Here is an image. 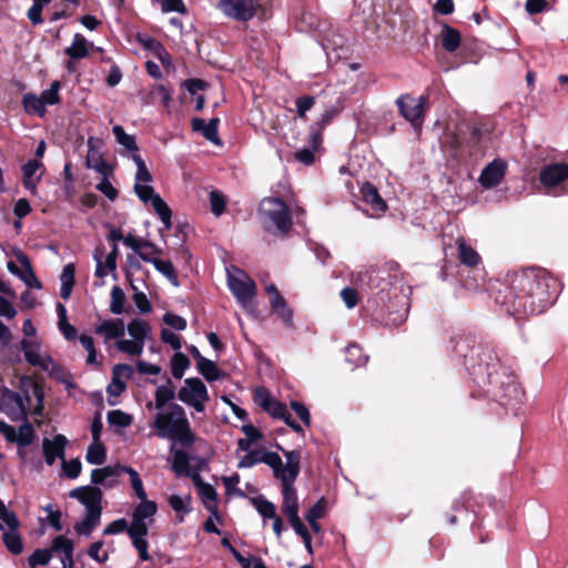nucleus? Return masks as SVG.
<instances>
[{"label":"nucleus","instance_id":"f257e3e1","mask_svg":"<svg viewBox=\"0 0 568 568\" xmlns=\"http://www.w3.org/2000/svg\"><path fill=\"white\" fill-rule=\"evenodd\" d=\"M558 295V283L545 270L529 268L514 274L501 303L510 314L544 312Z\"/></svg>","mask_w":568,"mask_h":568},{"label":"nucleus","instance_id":"f03ea898","mask_svg":"<svg viewBox=\"0 0 568 568\" xmlns=\"http://www.w3.org/2000/svg\"><path fill=\"white\" fill-rule=\"evenodd\" d=\"M112 132L116 142L122 146L121 155L131 159L136 166L133 186L134 193L143 203L150 202L152 204V207L163 223L164 229L170 230L172 227V211L165 201L155 193L151 185L153 178L140 155V149L135 136L128 134L122 125H114Z\"/></svg>","mask_w":568,"mask_h":568},{"label":"nucleus","instance_id":"7ed1b4c3","mask_svg":"<svg viewBox=\"0 0 568 568\" xmlns=\"http://www.w3.org/2000/svg\"><path fill=\"white\" fill-rule=\"evenodd\" d=\"M126 329L131 338H121L125 332V324L122 318L104 320L95 326V333L103 336L105 342L120 338L116 342L118 351L130 356H140L151 333V326L142 318H133L128 324Z\"/></svg>","mask_w":568,"mask_h":568},{"label":"nucleus","instance_id":"20e7f679","mask_svg":"<svg viewBox=\"0 0 568 568\" xmlns=\"http://www.w3.org/2000/svg\"><path fill=\"white\" fill-rule=\"evenodd\" d=\"M151 426L156 429L160 438L172 439L182 446H191L195 442L186 413L176 403L156 410Z\"/></svg>","mask_w":568,"mask_h":568},{"label":"nucleus","instance_id":"39448f33","mask_svg":"<svg viewBox=\"0 0 568 568\" xmlns=\"http://www.w3.org/2000/svg\"><path fill=\"white\" fill-rule=\"evenodd\" d=\"M1 400L4 413L12 420H26L28 414L41 415L43 410L44 394L38 384H31V395L24 396L8 388L1 389Z\"/></svg>","mask_w":568,"mask_h":568},{"label":"nucleus","instance_id":"423d86ee","mask_svg":"<svg viewBox=\"0 0 568 568\" xmlns=\"http://www.w3.org/2000/svg\"><path fill=\"white\" fill-rule=\"evenodd\" d=\"M286 464L275 478L282 484V510L288 518L298 516V498L294 488V483L300 474L301 455L297 450L284 452Z\"/></svg>","mask_w":568,"mask_h":568},{"label":"nucleus","instance_id":"0eeeda50","mask_svg":"<svg viewBox=\"0 0 568 568\" xmlns=\"http://www.w3.org/2000/svg\"><path fill=\"white\" fill-rule=\"evenodd\" d=\"M260 215L268 231L286 234L292 227L291 211L278 197H265L260 204Z\"/></svg>","mask_w":568,"mask_h":568},{"label":"nucleus","instance_id":"6e6552de","mask_svg":"<svg viewBox=\"0 0 568 568\" xmlns=\"http://www.w3.org/2000/svg\"><path fill=\"white\" fill-rule=\"evenodd\" d=\"M539 183L549 195L568 194V162L550 161L542 165Z\"/></svg>","mask_w":568,"mask_h":568},{"label":"nucleus","instance_id":"1a4fd4ad","mask_svg":"<svg viewBox=\"0 0 568 568\" xmlns=\"http://www.w3.org/2000/svg\"><path fill=\"white\" fill-rule=\"evenodd\" d=\"M178 398L196 413H203L210 400L207 388L200 378H186L178 392Z\"/></svg>","mask_w":568,"mask_h":568},{"label":"nucleus","instance_id":"9d476101","mask_svg":"<svg viewBox=\"0 0 568 568\" xmlns=\"http://www.w3.org/2000/svg\"><path fill=\"white\" fill-rule=\"evenodd\" d=\"M399 113L416 129L420 130L428 109V97L420 95L418 98L408 94L400 95L396 100Z\"/></svg>","mask_w":568,"mask_h":568},{"label":"nucleus","instance_id":"9b49d317","mask_svg":"<svg viewBox=\"0 0 568 568\" xmlns=\"http://www.w3.org/2000/svg\"><path fill=\"white\" fill-rule=\"evenodd\" d=\"M227 285L243 307L251 304L255 296V283L245 272L236 267L227 271Z\"/></svg>","mask_w":568,"mask_h":568},{"label":"nucleus","instance_id":"f8f14e48","mask_svg":"<svg viewBox=\"0 0 568 568\" xmlns=\"http://www.w3.org/2000/svg\"><path fill=\"white\" fill-rule=\"evenodd\" d=\"M260 0H220L217 8L229 18L246 22L260 9Z\"/></svg>","mask_w":568,"mask_h":568},{"label":"nucleus","instance_id":"ddd939ff","mask_svg":"<svg viewBox=\"0 0 568 568\" xmlns=\"http://www.w3.org/2000/svg\"><path fill=\"white\" fill-rule=\"evenodd\" d=\"M260 463L270 466L273 470L274 477L284 470L285 467L277 453L267 450H248V453L239 460L237 467L250 468Z\"/></svg>","mask_w":568,"mask_h":568},{"label":"nucleus","instance_id":"4468645a","mask_svg":"<svg viewBox=\"0 0 568 568\" xmlns=\"http://www.w3.org/2000/svg\"><path fill=\"white\" fill-rule=\"evenodd\" d=\"M493 383L499 385V389L494 395L501 405L507 406L521 400L524 393L515 376L507 375L504 379H499L498 375H495L493 376Z\"/></svg>","mask_w":568,"mask_h":568},{"label":"nucleus","instance_id":"2eb2a0df","mask_svg":"<svg viewBox=\"0 0 568 568\" xmlns=\"http://www.w3.org/2000/svg\"><path fill=\"white\" fill-rule=\"evenodd\" d=\"M21 349L24 354L26 361L33 366L49 371L53 365L52 358L47 353L41 352V345L36 339H22Z\"/></svg>","mask_w":568,"mask_h":568},{"label":"nucleus","instance_id":"dca6fc26","mask_svg":"<svg viewBox=\"0 0 568 568\" xmlns=\"http://www.w3.org/2000/svg\"><path fill=\"white\" fill-rule=\"evenodd\" d=\"M70 497L78 499L85 507V513L102 514V491L98 487L84 486L70 491Z\"/></svg>","mask_w":568,"mask_h":568},{"label":"nucleus","instance_id":"f3484780","mask_svg":"<svg viewBox=\"0 0 568 568\" xmlns=\"http://www.w3.org/2000/svg\"><path fill=\"white\" fill-rule=\"evenodd\" d=\"M119 248L118 244L112 245L110 253H105L104 246H97L93 253V258L97 263L95 275L98 277H105L109 273L116 270V257Z\"/></svg>","mask_w":568,"mask_h":568},{"label":"nucleus","instance_id":"a211bd4d","mask_svg":"<svg viewBox=\"0 0 568 568\" xmlns=\"http://www.w3.org/2000/svg\"><path fill=\"white\" fill-rule=\"evenodd\" d=\"M506 170L507 163L504 160L495 159L483 169L478 181L485 189L495 187L503 181Z\"/></svg>","mask_w":568,"mask_h":568},{"label":"nucleus","instance_id":"6ab92c4d","mask_svg":"<svg viewBox=\"0 0 568 568\" xmlns=\"http://www.w3.org/2000/svg\"><path fill=\"white\" fill-rule=\"evenodd\" d=\"M67 438L63 435H57L52 439L44 438L42 449L48 465L54 464L57 459H64V449Z\"/></svg>","mask_w":568,"mask_h":568},{"label":"nucleus","instance_id":"aec40b11","mask_svg":"<svg viewBox=\"0 0 568 568\" xmlns=\"http://www.w3.org/2000/svg\"><path fill=\"white\" fill-rule=\"evenodd\" d=\"M266 292L270 295V302L276 314L284 321L287 326L293 324V312L288 308L284 297L280 294L274 284L266 286Z\"/></svg>","mask_w":568,"mask_h":568},{"label":"nucleus","instance_id":"412c9836","mask_svg":"<svg viewBox=\"0 0 568 568\" xmlns=\"http://www.w3.org/2000/svg\"><path fill=\"white\" fill-rule=\"evenodd\" d=\"M73 541L62 535L55 537L52 540L50 550L53 552L61 554L62 568H71L74 565L73 560Z\"/></svg>","mask_w":568,"mask_h":568},{"label":"nucleus","instance_id":"4be33fe9","mask_svg":"<svg viewBox=\"0 0 568 568\" xmlns=\"http://www.w3.org/2000/svg\"><path fill=\"white\" fill-rule=\"evenodd\" d=\"M148 530V527H129L128 529V535L132 541V545L138 550L139 558L142 561H148L151 559L149 555V542L146 539Z\"/></svg>","mask_w":568,"mask_h":568},{"label":"nucleus","instance_id":"5701e85b","mask_svg":"<svg viewBox=\"0 0 568 568\" xmlns=\"http://www.w3.org/2000/svg\"><path fill=\"white\" fill-rule=\"evenodd\" d=\"M219 122L220 120L217 118L211 119L207 123L201 118H195L192 120V129L195 132H201L202 135L213 144L221 145L222 141L217 134Z\"/></svg>","mask_w":568,"mask_h":568},{"label":"nucleus","instance_id":"b1692460","mask_svg":"<svg viewBox=\"0 0 568 568\" xmlns=\"http://www.w3.org/2000/svg\"><path fill=\"white\" fill-rule=\"evenodd\" d=\"M156 510L158 506L154 501L148 500V498L141 499V503L133 510L130 527H148L145 519L153 517Z\"/></svg>","mask_w":568,"mask_h":568},{"label":"nucleus","instance_id":"393cba45","mask_svg":"<svg viewBox=\"0 0 568 568\" xmlns=\"http://www.w3.org/2000/svg\"><path fill=\"white\" fill-rule=\"evenodd\" d=\"M195 486L199 488L200 497L207 510L216 514L217 510V495L212 485L202 481L200 475H193Z\"/></svg>","mask_w":568,"mask_h":568},{"label":"nucleus","instance_id":"a878e982","mask_svg":"<svg viewBox=\"0 0 568 568\" xmlns=\"http://www.w3.org/2000/svg\"><path fill=\"white\" fill-rule=\"evenodd\" d=\"M41 166L42 163L39 160H29L22 166L23 185L33 195L37 194V186L41 180V174L37 175V172L41 169Z\"/></svg>","mask_w":568,"mask_h":568},{"label":"nucleus","instance_id":"bb28decb","mask_svg":"<svg viewBox=\"0 0 568 568\" xmlns=\"http://www.w3.org/2000/svg\"><path fill=\"white\" fill-rule=\"evenodd\" d=\"M361 194L365 203H367L372 210L384 213L387 210L386 202L379 195L376 186L369 182H365L361 186Z\"/></svg>","mask_w":568,"mask_h":568},{"label":"nucleus","instance_id":"cd10ccee","mask_svg":"<svg viewBox=\"0 0 568 568\" xmlns=\"http://www.w3.org/2000/svg\"><path fill=\"white\" fill-rule=\"evenodd\" d=\"M457 248L462 264L474 267L480 263L481 258L479 254L468 245L464 239L460 237L457 240Z\"/></svg>","mask_w":568,"mask_h":568},{"label":"nucleus","instance_id":"c85d7f7f","mask_svg":"<svg viewBox=\"0 0 568 568\" xmlns=\"http://www.w3.org/2000/svg\"><path fill=\"white\" fill-rule=\"evenodd\" d=\"M64 52L69 58L73 60H80L85 58L89 54L88 40L84 38L83 34L75 33L71 45L68 47Z\"/></svg>","mask_w":568,"mask_h":568},{"label":"nucleus","instance_id":"c756f323","mask_svg":"<svg viewBox=\"0 0 568 568\" xmlns=\"http://www.w3.org/2000/svg\"><path fill=\"white\" fill-rule=\"evenodd\" d=\"M101 514L85 513L84 517L74 525V530L82 536L89 537L91 532L100 525Z\"/></svg>","mask_w":568,"mask_h":568},{"label":"nucleus","instance_id":"7c9ffc66","mask_svg":"<svg viewBox=\"0 0 568 568\" xmlns=\"http://www.w3.org/2000/svg\"><path fill=\"white\" fill-rule=\"evenodd\" d=\"M27 267L26 273L21 274L18 266L13 262H9L8 268L12 274L19 275L20 278L31 288H41V283L34 275L27 257L20 260Z\"/></svg>","mask_w":568,"mask_h":568},{"label":"nucleus","instance_id":"2f4dec72","mask_svg":"<svg viewBox=\"0 0 568 568\" xmlns=\"http://www.w3.org/2000/svg\"><path fill=\"white\" fill-rule=\"evenodd\" d=\"M168 501H169V505L171 506V508L176 513L180 523L183 521L184 515L191 513V510H192V507H191L192 499H191L190 495H185V496L171 495L169 497Z\"/></svg>","mask_w":568,"mask_h":568},{"label":"nucleus","instance_id":"473e14b6","mask_svg":"<svg viewBox=\"0 0 568 568\" xmlns=\"http://www.w3.org/2000/svg\"><path fill=\"white\" fill-rule=\"evenodd\" d=\"M22 105L24 111L31 115H38L43 118L47 113V109L43 105L40 97L33 93H26L22 98Z\"/></svg>","mask_w":568,"mask_h":568},{"label":"nucleus","instance_id":"72a5a7b5","mask_svg":"<svg viewBox=\"0 0 568 568\" xmlns=\"http://www.w3.org/2000/svg\"><path fill=\"white\" fill-rule=\"evenodd\" d=\"M440 42L446 51L454 52L460 44V33L456 29L445 24L440 33Z\"/></svg>","mask_w":568,"mask_h":568},{"label":"nucleus","instance_id":"f704fd0d","mask_svg":"<svg viewBox=\"0 0 568 568\" xmlns=\"http://www.w3.org/2000/svg\"><path fill=\"white\" fill-rule=\"evenodd\" d=\"M118 475V469L110 466L103 468L93 469L91 473V481L94 485H104L105 487H112L114 477Z\"/></svg>","mask_w":568,"mask_h":568},{"label":"nucleus","instance_id":"c9c22d12","mask_svg":"<svg viewBox=\"0 0 568 568\" xmlns=\"http://www.w3.org/2000/svg\"><path fill=\"white\" fill-rule=\"evenodd\" d=\"M74 265L72 263L64 265L60 280L61 288L60 295L63 300H68L71 295L72 287L74 284Z\"/></svg>","mask_w":568,"mask_h":568},{"label":"nucleus","instance_id":"e433bc0d","mask_svg":"<svg viewBox=\"0 0 568 568\" xmlns=\"http://www.w3.org/2000/svg\"><path fill=\"white\" fill-rule=\"evenodd\" d=\"M2 540L11 554L19 555L22 552L23 545L18 534V528H8V531H4L2 535Z\"/></svg>","mask_w":568,"mask_h":568},{"label":"nucleus","instance_id":"4c0bfd02","mask_svg":"<svg viewBox=\"0 0 568 568\" xmlns=\"http://www.w3.org/2000/svg\"><path fill=\"white\" fill-rule=\"evenodd\" d=\"M174 398V389L170 384L161 385L155 389L154 395V406L155 409H163L166 408V406L170 403H173L172 399Z\"/></svg>","mask_w":568,"mask_h":568},{"label":"nucleus","instance_id":"58836bf2","mask_svg":"<svg viewBox=\"0 0 568 568\" xmlns=\"http://www.w3.org/2000/svg\"><path fill=\"white\" fill-rule=\"evenodd\" d=\"M252 504L264 519H273L277 516L275 505L263 496L252 498Z\"/></svg>","mask_w":568,"mask_h":568},{"label":"nucleus","instance_id":"ea45409f","mask_svg":"<svg viewBox=\"0 0 568 568\" xmlns=\"http://www.w3.org/2000/svg\"><path fill=\"white\" fill-rule=\"evenodd\" d=\"M196 367L200 374L209 382H215L221 377V371L211 359L202 358Z\"/></svg>","mask_w":568,"mask_h":568},{"label":"nucleus","instance_id":"a19ab883","mask_svg":"<svg viewBox=\"0 0 568 568\" xmlns=\"http://www.w3.org/2000/svg\"><path fill=\"white\" fill-rule=\"evenodd\" d=\"M190 366V359L180 351L175 352L171 359V372L174 378H182Z\"/></svg>","mask_w":568,"mask_h":568},{"label":"nucleus","instance_id":"79ce46f5","mask_svg":"<svg viewBox=\"0 0 568 568\" xmlns=\"http://www.w3.org/2000/svg\"><path fill=\"white\" fill-rule=\"evenodd\" d=\"M119 470L124 471V473H126L130 476L131 487L134 490L135 495L140 499H145L146 498V493L144 490L143 481H142L139 473L135 469H133L132 467H129V466L119 467Z\"/></svg>","mask_w":568,"mask_h":568},{"label":"nucleus","instance_id":"37998d69","mask_svg":"<svg viewBox=\"0 0 568 568\" xmlns=\"http://www.w3.org/2000/svg\"><path fill=\"white\" fill-rule=\"evenodd\" d=\"M85 459L91 465H102L106 459V452L101 443L93 442L87 452Z\"/></svg>","mask_w":568,"mask_h":568},{"label":"nucleus","instance_id":"c03bdc74","mask_svg":"<svg viewBox=\"0 0 568 568\" xmlns=\"http://www.w3.org/2000/svg\"><path fill=\"white\" fill-rule=\"evenodd\" d=\"M173 470L179 476H189L190 475V458L189 455L183 450H176L173 454Z\"/></svg>","mask_w":568,"mask_h":568},{"label":"nucleus","instance_id":"a18cd8bd","mask_svg":"<svg viewBox=\"0 0 568 568\" xmlns=\"http://www.w3.org/2000/svg\"><path fill=\"white\" fill-rule=\"evenodd\" d=\"M125 294L120 286H113L111 290L110 312L120 315L124 312Z\"/></svg>","mask_w":568,"mask_h":568},{"label":"nucleus","instance_id":"49530a36","mask_svg":"<svg viewBox=\"0 0 568 568\" xmlns=\"http://www.w3.org/2000/svg\"><path fill=\"white\" fill-rule=\"evenodd\" d=\"M108 422L111 426L116 428H126L132 424L133 418L131 415L115 409L108 413Z\"/></svg>","mask_w":568,"mask_h":568},{"label":"nucleus","instance_id":"de8ad7c7","mask_svg":"<svg viewBox=\"0 0 568 568\" xmlns=\"http://www.w3.org/2000/svg\"><path fill=\"white\" fill-rule=\"evenodd\" d=\"M153 266L163 274L174 286L179 285V280L173 264L170 261L154 260Z\"/></svg>","mask_w":568,"mask_h":568},{"label":"nucleus","instance_id":"09e8293b","mask_svg":"<svg viewBox=\"0 0 568 568\" xmlns=\"http://www.w3.org/2000/svg\"><path fill=\"white\" fill-rule=\"evenodd\" d=\"M33 427L31 426V424L26 422L17 429L14 443H17L21 447H27L33 442Z\"/></svg>","mask_w":568,"mask_h":568},{"label":"nucleus","instance_id":"8fccbe9b","mask_svg":"<svg viewBox=\"0 0 568 568\" xmlns=\"http://www.w3.org/2000/svg\"><path fill=\"white\" fill-rule=\"evenodd\" d=\"M79 341L83 348L88 352L87 364L89 365H98V354L94 346L93 337L87 334H81Z\"/></svg>","mask_w":568,"mask_h":568},{"label":"nucleus","instance_id":"3c124183","mask_svg":"<svg viewBox=\"0 0 568 568\" xmlns=\"http://www.w3.org/2000/svg\"><path fill=\"white\" fill-rule=\"evenodd\" d=\"M346 361L354 367H358L365 365L368 361V357L363 354V351L359 346L349 345L346 348Z\"/></svg>","mask_w":568,"mask_h":568},{"label":"nucleus","instance_id":"603ef678","mask_svg":"<svg viewBox=\"0 0 568 568\" xmlns=\"http://www.w3.org/2000/svg\"><path fill=\"white\" fill-rule=\"evenodd\" d=\"M60 87L61 85L59 81H53L50 88L42 91V93L39 95L45 108L47 105H54L60 102Z\"/></svg>","mask_w":568,"mask_h":568},{"label":"nucleus","instance_id":"864d4df0","mask_svg":"<svg viewBox=\"0 0 568 568\" xmlns=\"http://www.w3.org/2000/svg\"><path fill=\"white\" fill-rule=\"evenodd\" d=\"M52 558V550L37 549L28 558L29 566L36 568L37 566H45Z\"/></svg>","mask_w":568,"mask_h":568},{"label":"nucleus","instance_id":"5fc2aeb1","mask_svg":"<svg viewBox=\"0 0 568 568\" xmlns=\"http://www.w3.org/2000/svg\"><path fill=\"white\" fill-rule=\"evenodd\" d=\"M151 95L159 98L165 108H170L173 100V90L163 84H155L151 90Z\"/></svg>","mask_w":568,"mask_h":568},{"label":"nucleus","instance_id":"6e6d98bb","mask_svg":"<svg viewBox=\"0 0 568 568\" xmlns=\"http://www.w3.org/2000/svg\"><path fill=\"white\" fill-rule=\"evenodd\" d=\"M223 485L226 490V495H236L240 497H245V494L237 488V484L240 483V475L233 474L231 476L222 477Z\"/></svg>","mask_w":568,"mask_h":568},{"label":"nucleus","instance_id":"4d7b16f0","mask_svg":"<svg viewBox=\"0 0 568 568\" xmlns=\"http://www.w3.org/2000/svg\"><path fill=\"white\" fill-rule=\"evenodd\" d=\"M159 254H161V250L149 241H146L143 245V248H140L138 252V255L141 260L151 264L154 262V260H156Z\"/></svg>","mask_w":568,"mask_h":568},{"label":"nucleus","instance_id":"13d9d810","mask_svg":"<svg viewBox=\"0 0 568 568\" xmlns=\"http://www.w3.org/2000/svg\"><path fill=\"white\" fill-rule=\"evenodd\" d=\"M0 520L2 521V525L7 526L8 528H18L19 527V520L14 513L9 510L4 503L0 499Z\"/></svg>","mask_w":568,"mask_h":568},{"label":"nucleus","instance_id":"bf43d9fd","mask_svg":"<svg viewBox=\"0 0 568 568\" xmlns=\"http://www.w3.org/2000/svg\"><path fill=\"white\" fill-rule=\"evenodd\" d=\"M95 139L94 138H89L88 139V154H87V166L88 168H92L93 164H95L97 162H102L103 161V158L100 153V150L98 146H95Z\"/></svg>","mask_w":568,"mask_h":568},{"label":"nucleus","instance_id":"052dcab7","mask_svg":"<svg viewBox=\"0 0 568 568\" xmlns=\"http://www.w3.org/2000/svg\"><path fill=\"white\" fill-rule=\"evenodd\" d=\"M161 11L163 13H170V12H179V13H186V7L183 2V0H161L160 1Z\"/></svg>","mask_w":568,"mask_h":568},{"label":"nucleus","instance_id":"680f3d73","mask_svg":"<svg viewBox=\"0 0 568 568\" xmlns=\"http://www.w3.org/2000/svg\"><path fill=\"white\" fill-rule=\"evenodd\" d=\"M210 204L212 213L216 216H220L225 209V200L223 194L217 191H212L210 193Z\"/></svg>","mask_w":568,"mask_h":568},{"label":"nucleus","instance_id":"e2e57ef3","mask_svg":"<svg viewBox=\"0 0 568 568\" xmlns=\"http://www.w3.org/2000/svg\"><path fill=\"white\" fill-rule=\"evenodd\" d=\"M97 190H99L110 201H114L119 195L118 190L113 186L109 178H102V180L97 184Z\"/></svg>","mask_w":568,"mask_h":568},{"label":"nucleus","instance_id":"0e129e2a","mask_svg":"<svg viewBox=\"0 0 568 568\" xmlns=\"http://www.w3.org/2000/svg\"><path fill=\"white\" fill-rule=\"evenodd\" d=\"M161 339L176 352L182 347L181 337L169 328H162Z\"/></svg>","mask_w":568,"mask_h":568},{"label":"nucleus","instance_id":"69168bd1","mask_svg":"<svg viewBox=\"0 0 568 568\" xmlns=\"http://www.w3.org/2000/svg\"><path fill=\"white\" fill-rule=\"evenodd\" d=\"M102 547L103 541H95L88 549L89 557L99 564H103L109 559V554L106 551L101 552Z\"/></svg>","mask_w":568,"mask_h":568},{"label":"nucleus","instance_id":"338daca9","mask_svg":"<svg viewBox=\"0 0 568 568\" xmlns=\"http://www.w3.org/2000/svg\"><path fill=\"white\" fill-rule=\"evenodd\" d=\"M163 322L175 331H184L186 328V321L176 314L166 313L163 316Z\"/></svg>","mask_w":568,"mask_h":568},{"label":"nucleus","instance_id":"774afa93","mask_svg":"<svg viewBox=\"0 0 568 568\" xmlns=\"http://www.w3.org/2000/svg\"><path fill=\"white\" fill-rule=\"evenodd\" d=\"M326 501L324 498H321L313 507H311L305 516L307 521H314L322 518L325 514Z\"/></svg>","mask_w":568,"mask_h":568}]
</instances>
